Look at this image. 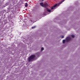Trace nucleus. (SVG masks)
<instances>
[{
  "instance_id": "obj_9",
  "label": "nucleus",
  "mask_w": 80,
  "mask_h": 80,
  "mask_svg": "<svg viewBox=\"0 0 80 80\" xmlns=\"http://www.w3.org/2000/svg\"><path fill=\"white\" fill-rule=\"evenodd\" d=\"M30 21L31 22H32V23H34V22H33V20H32L31 19H30Z\"/></svg>"
},
{
  "instance_id": "obj_8",
  "label": "nucleus",
  "mask_w": 80,
  "mask_h": 80,
  "mask_svg": "<svg viewBox=\"0 0 80 80\" xmlns=\"http://www.w3.org/2000/svg\"><path fill=\"white\" fill-rule=\"evenodd\" d=\"M44 50V48L42 47L41 48V51L42 52V51H43V50Z\"/></svg>"
},
{
  "instance_id": "obj_11",
  "label": "nucleus",
  "mask_w": 80,
  "mask_h": 80,
  "mask_svg": "<svg viewBox=\"0 0 80 80\" xmlns=\"http://www.w3.org/2000/svg\"><path fill=\"white\" fill-rule=\"evenodd\" d=\"M61 38H64V36L63 35L61 36Z\"/></svg>"
},
{
  "instance_id": "obj_4",
  "label": "nucleus",
  "mask_w": 80,
  "mask_h": 80,
  "mask_svg": "<svg viewBox=\"0 0 80 80\" xmlns=\"http://www.w3.org/2000/svg\"><path fill=\"white\" fill-rule=\"evenodd\" d=\"M49 7V5L47 4V3H46L44 4V6L43 7H44V8H46V7Z\"/></svg>"
},
{
  "instance_id": "obj_12",
  "label": "nucleus",
  "mask_w": 80,
  "mask_h": 80,
  "mask_svg": "<svg viewBox=\"0 0 80 80\" xmlns=\"http://www.w3.org/2000/svg\"><path fill=\"white\" fill-rule=\"evenodd\" d=\"M35 28H36V26L32 27V28H33V29Z\"/></svg>"
},
{
  "instance_id": "obj_13",
  "label": "nucleus",
  "mask_w": 80,
  "mask_h": 80,
  "mask_svg": "<svg viewBox=\"0 0 80 80\" xmlns=\"http://www.w3.org/2000/svg\"><path fill=\"white\" fill-rule=\"evenodd\" d=\"M62 24L64 25L65 23V22H62Z\"/></svg>"
},
{
  "instance_id": "obj_6",
  "label": "nucleus",
  "mask_w": 80,
  "mask_h": 80,
  "mask_svg": "<svg viewBox=\"0 0 80 80\" xmlns=\"http://www.w3.org/2000/svg\"><path fill=\"white\" fill-rule=\"evenodd\" d=\"M25 7H28V3H26L25 4Z\"/></svg>"
},
{
  "instance_id": "obj_10",
  "label": "nucleus",
  "mask_w": 80,
  "mask_h": 80,
  "mask_svg": "<svg viewBox=\"0 0 80 80\" xmlns=\"http://www.w3.org/2000/svg\"><path fill=\"white\" fill-rule=\"evenodd\" d=\"M47 10L48 11V12H51V11L49 9H47Z\"/></svg>"
},
{
  "instance_id": "obj_7",
  "label": "nucleus",
  "mask_w": 80,
  "mask_h": 80,
  "mask_svg": "<svg viewBox=\"0 0 80 80\" xmlns=\"http://www.w3.org/2000/svg\"><path fill=\"white\" fill-rule=\"evenodd\" d=\"M71 37L72 38H75V35L73 34H72V35L71 36Z\"/></svg>"
},
{
  "instance_id": "obj_14",
  "label": "nucleus",
  "mask_w": 80,
  "mask_h": 80,
  "mask_svg": "<svg viewBox=\"0 0 80 80\" xmlns=\"http://www.w3.org/2000/svg\"><path fill=\"white\" fill-rule=\"evenodd\" d=\"M37 57H38V56H39V54H38V53H37Z\"/></svg>"
},
{
  "instance_id": "obj_2",
  "label": "nucleus",
  "mask_w": 80,
  "mask_h": 80,
  "mask_svg": "<svg viewBox=\"0 0 80 80\" xmlns=\"http://www.w3.org/2000/svg\"><path fill=\"white\" fill-rule=\"evenodd\" d=\"M65 0H63L62 1H61V2L58 3V4H56L55 5H54L52 8H51V11L53 9H55V8H56V7H57L59 5H60V4H61L62 3V2H63L64 1H65Z\"/></svg>"
},
{
  "instance_id": "obj_5",
  "label": "nucleus",
  "mask_w": 80,
  "mask_h": 80,
  "mask_svg": "<svg viewBox=\"0 0 80 80\" xmlns=\"http://www.w3.org/2000/svg\"><path fill=\"white\" fill-rule=\"evenodd\" d=\"M43 2H41L40 3V5L42 6V7H44V4H43Z\"/></svg>"
},
{
  "instance_id": "obj_1",
  "label": "nucleus",
  "mask_w": 80,
  "mask_h": 80,
  "mask_svg": "<svg viewBox=\"0 0 80 80\" xmlns=\"http://www.w3.org/2000/svg\"><path fill=\"white\" fill-rule=\"evenodd\" d=\"M72 40V38L68 37L66 38V40L64 39L62 40V43H63L65 44V42H66V41L67 42H70Z\"/></svg>"
},
{
  "instance_id": "obj_15",
  "label": "nucleus",
  "mask_w": 80,
  "mask_h": 80,
  "mask_svg": "<svg viewBox=\"0 0 80 80\" xmlns=\"http://www.w3.org/2000/svg\"><path fill=\"white\" fill-rule=\"evenodd\" d=\"M42 1H43L44 0H41Z\"/></svg>"
},
{
  "instance_id": "obj_3",
  "label": "nucleus",
  "mask_w": 80,
  "mask_h": 80,
  "mask_svg": "<svg viewBox=\"0 0 80 80\" xmlns=\"http://www.w3.org/2000/svg\"><path fill=\"white\" fill-rule=\"evenodd\" d=\"M35 58V55H32L29 58V62H31Z\"/></svg>"
}]
</instances>
